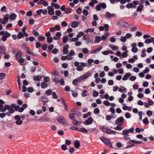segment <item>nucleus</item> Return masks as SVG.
Returning a JSON list of instances; mask_svg holds the SVG:
<instances>
[{"instance_id": "37998d69", "label": "nucleus", "mask_w": 154, "mask_h": 154, "mask_svg": "<svg viewBox=\"0 0 154 154\" xmlns=\"http://www.w3.org/2000/svg\"><path fill=\"white\" fill-rule=\"evenodd\" d=\"M52 98L54 99H57L58 98V96L56 93L54 92H53L52 94Z\"/></svg>"}, {"instance_id": "bb28decb", "label": "nucleus", "mask_w": 154, "mask_h": 154, "mask_svg": "<svg viewBox=\"0 0 154 154\" xmlns=\"http://www.w3.org/2000/svg\"><path fill=\"white\" fill-rule=\"evenodd\" d=\"M91 2L89 3V5L93 7L94 5V3L97 4V0H91Z\"/></svg>"}, {"instance_id": "a19ab883", "label": "nucleus", "mask_w": 154, "mask_h": 154, "mask_svg": "<svg viewBox=\"0 0 154 154\" xmlns=\"http://www.w3.org/2000/svg\"><path fill=\"white\" fill-rule=\"evenodd\" d=\"M47 42L49 44L51 43L53 41L52 38L51 37H47Z\"/></svg>"}, {"instance_id": "c756f323", "label": "nucleus", "mask_w": 154, "mask_h": 154, "mask_svg": "<svg viewBox=\"0 0 154 154\" xmlns=\"http://www.w3.org/2000/svg\"><path fill=\"white\" fill-rule=\"evenodd\" d=\"M122 88H119L118 89L119 91L121 92H127V90L126 89L123 87H122Z\"/></svg>"}, {"instance_id": "3c124183", "label": "nucleus", "mask_w": 154, "mask_h": 154, "mask_svg": "<svg viewBox=\"0 0 154 154\" xmlns=\"http://www.w3.org/2000/svg\"><path fill=\"white\" fill-rule=\"evenodd\" d=\"M103 103L106 106H109L111 105V103L107 100H105L103 101Z\"/></svg>"}, {"instance_id": "13d9d810", "label": "nucleus", "mask_w": 154, "mask_h": 154, "mask_svg": "<svg viewBox=\"0 0 154 154\" xmlns=\"http://www.w3.org/2000/svg\"><path fill=\"white\" fill-rule=\"evenodd\" d=\"M79 38L77 37L76 38H73L71 39V40L69 41V42H77Z\"/></svg>"}, {"instance_id": "dca6fc26", "label": "nucleus", "mask_w": 154, "mask_h": 154, "mask_svg": "<svg viewBox=\"0 0 154 154\" xmlns=\"http://www.w3.org/2000/svg\"><path fill=\"white\" fill-rule=\"evenodd\" d=\"M69 48V46L68 45H67L66 46H64L63 48V52L64 54H66L68 52V49Z\"/></svg>"}, {"instance_id": "6ab92c4d", "label": "nucleus", "mask_w": 154, "mask_h": 154, "mask_svg": "<svg viewBox=\"0 0 154 154\" xmlns=\"http://www.w3.org/2000/svg\"><path fill=\"white\" fill-rule=\"evenodd\" d=\"M41 100L44 103V105H45V103H47L48 101V98L45 96L41 97Z\"/></svg>"}, {"instance_id": "4468645a", "label": "nucleus", "mask_w": 154, "mask_h": 154, "mask_svg": "<svg viewBox=\"0 0 154 154\" xmlns=\"http://www.w3.org/2000/svg\"><path fill=\"white\" fill-rule=\"evenodd\" d=\"M44 77V75L39 76L38 75L37 76L34 75L33 77V80L35 81H40L41 80L42 77Z\"/></svg>"}, {"instance_id": "f3484780", "label": "nucleus", "mask_w": 154, "mask_h": 154, "mask_svg": "<svg viewBox=\"0 0 154 154\" xmlns=\"http://www.w3.org/2000/svg\"><path fill=\"white\" fill-rule=\"evenodd\" d=\"M131 74L130 72L126 73L122 78L123 81L126 80L131 75Z\"/></svg>"}, {"instance_id": "9d476101", "label": "nucleus", "mask_w": 154, "mask_h": 154, "mask_svg": "<svg viewBox=\"0 0 154 154\" xmlns=\"http://www.w3.org/2000/svg\"><path fill=\"white\" fill-rule=\"evenodd\" d=\"M9 108L8 109H6V110L8 109V112H6V115L8 116H10L11 114L13 113L14 112V111L12 108L11 107L10 105H9Z\"/></svg>"}, {"instance_id": "8fccbe9b", "label": "nucleus", "mask_w": 154, "mask_h": 154, "mask_svg": "<svg viewBox=\"0 0 154 154\" xmlns=\"http://www.w3.org/2000/svg\"><path fill=\"white\" fill-rule=\"evenodd\" d=\"M128 51H126L125 52L122 53V56L123 57H127Z\"/></svg>"}, {"instance_id": "2f4dec72", "label": "nucleus", "mask_w": 154, "mask_h": 154, "mask_svg": "<svg viewBox=\"0 0 154 154\" xmlns=\"http://www.w3.org/2000/svg\"><path fill=\"white\" fill-rule=\"evenodd\" d=\"M41 87L42 88H45L48 87V84L45 82H43L41 84Z\"/></svg>"}, {"instance_id": "39448f33", "label": "nucleus", "mask_w": 154, "mask_h": 154, "mask_svg": "<svg viewBox=\"0 0 154 154\" xmlns=\"http://www.w3.org/2000/svg\"><path fill=\"white\" fill-rule=\"evenodd\" d=\"M90 73L89 72H87L83 75V76L79 77V81H82L84 79H87L90 75Z\"/></svg>"}, {"instance_id": "6e6552de", "label": "nucleus", "mask_w": 154, "mask_h": 154, "mask_svg": "<svg viewBox=\"0 0 154 154\" xmlns=\"http://www.w3.org/2000/svg\"><path fill=\"white\" fill-rule=\"evenodd\" d=\"M9 105H5V107H3V104H0V111L1 112H5L6 110V109H8L9 108Z\"/></svg>"}, {"instance_id": "412c9836", "label": "nucleus", "mask_w": 154, "mask_h": 154, "mask_svg": "<svg viewBox=\"0 0 154 154\" xmlns=\"http://www.w3.org/2000/svg\"><path fill=\"white\" fill-rule=\"evenodd\" d=\"M101 40V38L100 36H97L95 38V40H94V43H99L100 42Z\"/></svg>"}, {"instance_id": "603ef678", "label": "nucleus", "mask_w": 154, "mask_h": 154, "mask_svg": "<svg viewBox=\"0 0 154 154\" xmlns=\"http://www.w3.org/2000/svg\"><path fill=\"white\" fill-rule=\"evenodd\" d=\"M91 112H88L87 113L84 114L83 116V117L84 118H86L88 116L91 115Z\"/></svg>"}, {"instance_id": "7ed1b4c3", "label": "nucleus", "mask_w": 154, "mask_h": 154, "mask_svg": "<svg viewBox=\"0 0 154 154\" xmlns=\"http://www.w3.org/2000/svg\"><path fill=\"white\" fill-rule=\"evenodd\" d=\"M100 139L106 145H108L110 148H113V147L111 141L109 139H106L103 137H100Z\"/></svg>"}, {"instance_id": "aec40b11", "label": "nucleus", "mask_w": 154, "mask_h": 154, "mask_svg": "<svg viewBox=\"0 0 154 154\" xmlns=\"http://www.w3.org/2000/svg\"><path fill=\"white\" fill-rule=\"evenodd\" d=\"M6 51L5 48L3 46H1L0 47V54H5Z\"/></svg>"}, {"instance_id": "ea45409f", "label": "nucleus", "mask_w": 154, "mask_h": 154, "mask_svg": "<svg viewBox=\"0 0 154 154\" xmlns=\"http://www.w3.org/2000/svg\"><path fill=\"white\" fill-rule=\"evenodd\" d=\"M0 80H2L6 76V75L5 73H0Z\"/></svg>"}, {"instance_id": "5701e85b", "label": "nucleus", "mask_w": 154, "mask_h": 154, "mask_svg": "<svg viewBox=\"0 0 154 154\" xmlns=\"http://www.w3.org/2000/svg\"><path fill=\"white\" fill-rule=\"evenodd\" d=\"M79 77L78 79H74L72 82V84L75 86L76 85H77L78 82H80L82 81H79Z\"/></svg>"}, {"instance_id": "f03ea898", "label": "nucleus", "mask_w": 154, "mask_h": 154, "mask_svg": "<svg viewBox=\"0 0 154 154\" xmlns=\"http://www.w3.org/2000/svg\"><path fill=\"white\" fill-rule=\"evenodd\" d=\"M100 129L104 133L108 134L115 135L117 133L116 131L112 130L107 128H104L103 126H102Z\"/></svg>"}, {"instance_id": "a211bd4d", "label": "nucleus", "mask_w": 154, "mask_h": 154, "mask_svg": "<svg viewBox=\"0 0 154 154\" xmlns=\"http://www.w3.org/2000/svg\"><path fill=\"white\" fill-rule=\"evenodd\" d=\"M102 48H103L102 46H101L100 47H98V48L95 49V50L91 51V54L95 53L97 52L100 51L102 49Z\"/></svg>"}, {"instance_id": "393cba45", "label": "nucleus", "mask_w": 154, "mask_h": 154, "mask_svg": "<svg viewBox=\"0 0 154 154\" xmlns=\"http://www.w3.org/2000/svg\"><path fill=\"white\" fill-rule=\"evenodd\" d=\"M69 118L72 120L76 119L74 113H70L69 114Z\"/></svg>"}, {"instance_id": "0e129e2a", "label": "nucleus", "mask_w": 154, "mask_h": 154, "mask_svg": "<svg viewBox=\"0 0 154 154\" xmlns=\"http://www.w3.org/2000/svg\"><path fill=\"white\" fill-rule=\"evenodd\" d=\"M100 4L103 9H105L106 7V5L105 3H100Z\"/></svg>"}, {"instance_id": "58836bf2", "label": "nucleus", "mask_w": 154, "mask_h": 154, "mask_svg": "<svg viewBox=\"0 0 154 154\" xmlns=\"http://www.w3.org/2000/svg\"><path fill=\"white\" fill-rule=\"evenodd\" d=\"M82 92L81 93L82 96L83 97H85L87 96V95L86 94L88 92V91L86 90H84L82 91Z\"/></svg>"}, {"instance_id": "4d7b16f0", "label": "nucleus", "mask_w": 154, "mask_h": 154, "mask_svg": "<svg viewBox=\"0 0 154 154\" xmlns=\"http://www.w3.org/2000/svg\"><path fill=\"white\" fill-rule=\"evenodd\" d=\"M101 8V7L100 5V3H99L98 5H97L96 7V10L97 11H100Z\"/></svg>"}, {"instance_id": "2eb2a0df", "label": "nucleus", "mask_w": 154, "mask_h": 154, "mask_svg": "<svg viewBox=\"0 0 154 154\" xmlns=\"http://www.w3.org/2000/svg\"><path fill=\"white\" fill-rule=\"evenodd\" d=\"M8 20V18L7 17H5L3 19L0 18V23H2V24H5Z\"/></svg>"}, {"instance_id": "a18cd8bd", "label": "nucleus", "mask_w": 154, "mask_h": 154, "mask_svg": "<svg viewBox=\"0 0 154 154\" xmlns=\"http://www.w3.org/2000/svg\"><path fill=\"white\" fill-rule=\"evenodd\" d=\"M37 38L39 41H44L45 39V37L42 36L38 37Z\"/></svg>"}, {"instance_id": "774afa93", "label": "nucleus", "mask_w": 154, "mask_h": 154, "mask_svg": "<svg viewBox=\"0 0 154 154\" xmlns=\"http://www.w3.org/2000/svg\"><path fill=\"white\" fill-rule=\"evenodd\" d=\"M126 40V38L125 36H122L120 38V41L122 42H125Z\"/></svg>"}, {"instance_id": "20e7f679", "label": "nucleus", "mask_w": 154, "mask_h": 154, "mask_svg": "<svg viewBox=\"0 0 154 154\" xmlns=\"http://www.w3.org/2000/svg\"><path fill=\"white\" fill-rule=\"evenodd\" d=\"M124 119L123 117H120L116 119L115 121V124L118 125H121V123L123 122Z\"/></svg>"}, {"instance_id": "c85d7f7f", "label": "nucleus", "mask_w": 154, "mask_h": 154, "mask_svg": "<svg viewBox=\"0 0 154 154\" xmlns=\"http://www.w3.org/2000/svg\"><path fill=\"white\" fill-rule=\"evenodd\" d=\"M143 5H141L137 7L136 11L137 12H141L143 10Z\"/></svg>"}, {"instance_id": "1a4fd4ad", "label": "nucleus", "mask_w": 154, "mask_h": 154, "mask_svg": "<svg viewBox=\"0 0 154 154\" xmlns=\"http://www.w3.org/2000/svg\"><path fill=\"white\" fill-rule=\"evenodd\" d=\"M57 121L60 123L65 124L66 123V120L63 117H60L57 119Z\"/></svg>"}, {"instance_id": "f257e3e1", "label": "nucleus", "mask_w": 154, "mask_h": 154, "mask_svg": "<svg viewBox=\"0 0 154 154\" xmlns=\"http://www.w3.org/2000/svg\"><path fill=\"white\" fill-rule=\"evenodd\" d=\"M79 63L78 61H75L74 63V65L76 66V69L77 70L80 71L83 70V68L87 66V63L83 62L80 63V65H79Z\"/></svg>"}, {"instance_id": "4c0bfd02", "label": "nucleus", "mask_w": 154, "mask_h": 154, "mask_svg": "<svg viewBox=\"0 0 154 154\" xmlns=\"http://www.w3.org/2000/svg\"><path fill=\"white\" fill-rule=\"evenodd\" d=\"M52 92L50 89L48 90L45 92V94L48 96H49L52 94Z\"/></svg>"}, {"instance_id": "680f3d73", "label": "nucleus", "mask_w": 154, "mask_h": 154, "mask_svg": "<svg viewBox=\"0 0 154 154\" xmlns=\"http://www.w3.org/2000/svg\"><path fill=\"white\" fill-rule=\"evenodd\" d=\"M100 110L98 108H96L94 110V113L95 114H97L99 113Z\"/></svg>"}, {"instance_id": "4be33fe9", "label": "nucleus", "mask_w": 154, "mask_h": 154, "mask_svg": "<svg viewBox=\"0 0 154 154\" xmlns=\"http://www.w3.org/2000/svg\"><path fill=\"white\" fill-rule=\"evenodd\" d=\"M17 17V15L14 13H12L9 17V19L11 20L15 19Z\"/></svg>"}, {"instance_id": "f704fd0d", "label": "nucleus", "mask_w": 154, "mask_h": 154, "mask_svg": "<svg viewBox=\"0 0 154 154\" xmlns=\"http://www.w3.org/2000/svg\"><path fill=\"white\" fill-rule=\"evenodd\" d=\"M130 141L131 143H136V144H141L142 143V142L141 141H136L134 140H130Z\"/></svg>"}, {"instance_id": "9b49d317", "label": "nucleus", "mask_w": 154, "mask_h": 154, "mask_svg": "<svg viewBox=\"0 0 154 154\" xmlns=\"http://www.w3.org/2000/svg\"><path fill=\"white\" fill-rule=\"evenodd\" d=\"M22 53L21 51L20 50L18 51L16 54L15 56V59L17 60L20 58L22 57Z\"/></svg>"}, {"instance_id": "f8f14e48", "label": "nucleus", "mask_w": 154, "mask_h": 154, "mask_svg": "<svg viewBox=\"0 0 154 154\" xmlns=\"http://www.w3.org/2000/svg\"><path fill=\"white\" fill-rule=\"evenodd\" d=\"M106 14L107 16L106 17V18L108 20L112 18L115 16V14H111L108 11L106 13Z\"/></svg>"}, {"instance_id": "c03bdc74", "label": "nucleus", "mask_w": 154, "mask_h": 154, "mask_svg": "<svg viewBox=\"0 0 154 154\" xmlns=\"http://www.w3.org/2000/svg\"><path fill=\"white\" fill-rule=\"evenodd\" d=\"M109 26L107 24H105L103 26V27L104 28V30L105 31H107L108 30V28H109Z\"/></svg>"}, {"instance_id": "69168bd1", "label": "nucleus", "mask_w": 154, "mask_h": 154, "mask_svg": "<svg viewBox=\"0 0 154 154\" xmlns=\"http://www.w3.org/2000/svg\"><path fill=\"white\" fill-rule=\"evenodd\" d=\"M55 14L58 16H59L61 14V12L60 10H57L55 11Z\"/></svg>"}, {"instance_id": "e2e57ef3", "label": "nucleus", "mask_w": 154, "mask_h": 154, "mask_svg": "<svg viewBox=\"0 0 154 154\" xmlns=\"http://www.w3.org/2000/svg\"><path fill=\"white\" fill-rule=\"evenodd\" d=\"M88 51L89 50L87 48H83L82 50V52L85 54H87Z\"/></svg>"}, {"instance_id": "ddd939ff", "label": "nucleus", "mask_w": 154, "mask_h": 154, "mask_svg": "<svg viewBox=\"0 0 154 154\" xmlns=\"http://www.w3.org/2000/svg\"><path fill=\"white\" fill-rule=\"evenodd\" d=\"M61 33L60 32H57L55 35L53 37V39L55 40H58L60 39V37L61 36Z\"/></svg>"}, {"instance_id": "c9c22d12", "label": "nucleus", "mask_w": 154, "mask_h": 154, "mask_svg": "<svg viewBox=\"0 0 154 154\" xmlns=\"http://www.w3.org/2000/svg\"><path fill=\"white\" fill-rule=\"evenodd\" d=\"M109 47L111 48L113 51L118 50V48L117 46H115V45H109Z\"/></svg>"}, {"instance_id": "bf43d9fd", "label": "nucleus", "mask_w": 154, "mask_h": 154, "mask_svg": "<svg viewBox=\"0 0 154 154\" xmlns=\"http://www.w3.org/2000/svg\"><path fill=\"white\" fill-rule=\"evenodd\" d=\"M32 32L34 35L36 37H37L39 35V34L38 32L36 31L35 30H34L32 31Z\"/></svg>"}, {"instance_id": "72a5a7b5", "label": "nucleus", "mask_w": 154, "mask_h": 154, "mask_svg": "<svg viewBox=\"0 0 154 154\" xmlns=\"http://www.w3.org/2000/svg\"><path fill=\"white\" fill-rule=\"evenodd\" d=\"M72 123L74 125L77 126L78 125L79 123H81V122H78L75 119L72 120Z\"/></svg>"}, {"instance_id": "864d4df0", "label": "nucleus", "mask_w": 154, "mask_h": 154, "mask_svg": "<svg viewBox=\"0 0 154 154\" xmlns=\"http://www.w3.org/2000/svg\"><path fill=\"white\" fill-rule=\"evenodd\" d=\"M94 31V29L93 28H89L85 30V32L86 33L88 32H93Z\"/></svg>"}, {"instance_id": "79ce46f5", "label": "nucleus", "mask_w": 154, "mask_h": 154, "mask_svg": "<svg viewBox=\"0 0 154 154\" xmlns=\"http://www.w3.org/2000/svg\"><path fill=\"white\" fill-rule=\"evenodd\" d=\"M23 37V34L22 32H19L17 35V37L18 39H20L21 38Z\"/></svg>"}, {"instance_id": "cd10ccee", "label": "nucleus", "mask_w": 154, "mask_h": 154, "mask_svg": "<svg viewBox=\"0 0 154 154\" xmlns=\"http://www.w3.org/2000/svg\"><path fill=\"white\" fill-rule=\"evenodd\" d=\"M79 131L81 132H84L85 133H88L87 130L84 128H79Z\"/></svg>"}, {"instance_id": "0eeeda50", "label": "nucleus", "mask_w": 154, "mask_h": 154, "mask_svg": "<svg viewBox=\"0 0 154 154\" xmlns=\"http://www.w3.org/2000/svg\"><path fill=\"white\" fill-rule=\"evenodd\" d=\"M47 9L48 10V13L49 15H53L54 14V11L52 7L48 6L47 7Z\"/></svg>"}, {"instance_id": "a878e982", "label": "nucleus", "mask_w": 154, "mask_h": 154, "mask_svg": "<svg viewBox=\"0 0 154 154\" xmlns=\"http://www.w3.org/2000/svg\"><path fill=\"white\" fill-rule=\"evenodd\" d=\"M78 23L77 22L73 21L71 23V27L73 28H75L78 26Z\"/></svg>"}, {"instance_id": "09e8293b", "label": "nucleus", "mask_w": 154, "mask_h": 154, "mask_svg": "<svg viewBox=\"0 0 154 154\" xmlns=\"http://www.w3.org/2000/svg\"><path fill=\"white\" fill-rule=\"evenodd\" d=\"M71 9L70 8H68L66 9L65 10V13L66 14L67 13H71Z\"/></svg>"}, {"instance_id": "5fc2aeb1", "label": "nucleus", "mask_w": 154, "mask_h": 154, "mask_svg": "<svg viewBox=\"0 0 154 154\" xmlns=\"http://www.w3.org/2000/svg\"><path fill=\"white\" fill-rule=\"evenodd\" d=\"M11 35V34L10 33H9L8 32H7V31H5L4 36H5L7 38H8Z\"/></svg>"}, {"instance_id": "473e14b6", "label": "nucleus", "mask_w": 154, "mask_h": 154, "mask_svg": "<svg viewBox=\"0 0 154 154\" xmlns=\"http://www.w3.org/2000/svg\"><path fill=\"white\" fill-rule=\"evenodd\" d=\"M129 133V130L127 129L123 130L122 131V133H121V134H123L124 135H128V134Z\"/></svg>"}, {"instance_id": "e433bc0d", "label": "nucleus", "mask_w": 154, "mask_h": 154, "mask_svg": "<svg viewBox=\"0 0 154 154\" xmlns=\"http://www.w3.org/2000/svg\"><path fill=\"white\" fill-rule=\"evenodd\" d=\"M123 127L121 125H118L116 127L114 128V129L115 130H121L123 129Z\"/></svg>"}, {"instance_id": "338daca9", "label": "nucleus", "mask_w": 154, "mask_h": 154, "mask_svg": "<svg viewBox=\"0 0 154 154\" xmlns=\"http://www.w3.org/2000/svg\"><path fill=\"white\" fill-rule=\"evenodd\" d=\"M84 34V33L81 31L79 32L77 35V37L79 38L82 35Z\"/></svg>"}, {"instance_id": "052dcab7", "label": "nucleus", "mask_w": 154, "mask_h": 154, "mask_svg": "<svg viewBox=\"0 0 154 154\" xmlns=\"http://www.w3.org/2000/svg\"><path fill=\"white\" fill-rule=\"evenodd\" d=\"M133 5L132 3H129L126 5V7L128 8H131L133 7Z\"/></svg>"}, {"instance_id": "7c9ffc66", "label": "nucleus", "mask_w": 154, "mask_h": 154, "mask_svg": "<svg viewBox=\"0 0 154 154\" xmlns=\"http://www.w3.org/2000/svg\"><path fill=\"white\" fill-rule=\"evenodd\" d=\"M143 123L145 125H147L149 123V121L148 120V119L147 117H145L143 120Z\"/></svg>"}, {"instance_id": "b1692460", "label": "nucleus", "mask_w": 154, "mask_h": 154, "mask_svg": "<svg viewBox=\"0 0 154 154\" xmlns=\"http://www.w3.org/2000/svg\"><path fill=\"white\" fill-rule=\"evenodd\" d=\"M80 146V143L79 141L76 140L74 142V146L76 148H78Z\"/></svg>"}, {"instance_id": "49530a36", "label": "nucleus", "mask_w": 154, "mask_h": 154, "mask_svg": "<svg viewBox=\"0 0 154 154\" xmlns=\"http://www.w3.org/2000/svg\"><path fill=\"white\" fill-rule=\"evenodd\" d=\"M68 40V38L66 36H64L63 38L62 42L63 43H66Z\"/></svg>"}, {"instance_id": "423d86ee", "label": "nucleus", "mask_w": 154, "mask_h": 154, "mask_svg": "<svg viewBox=\"0 0 154 154\" xmlns=\"http://www.w3.org/2000/svg\"><path fill=\"white\" fill-rule=\"evenodd\" d=\"M93 119L91 117H89L87 119L83 122L84 124L88 125L91 124L93 121Z\"/></svg>"}, {"instance_id": "de8ad7c7", "label": "nucleus", "mask_w": 154, "mask_h": 154, "mask_svg": "<svg viewBox=\"0 0 154 154\" xmlns=\"http://www.w3.org/2000/svg\"><path fill=\"white\" fill-rule=\"evenodd\" d=\"M22 123L23 122L20 119L17 120L15 122V123L17 125H21L22 124Z\"/></svg>"}, {"instance_id": "6e6d98bb", "label": "nucleus", "mask_w": 154, "mask_h": 154, "mask_svg": "<svg viewBox=\"0 0 154 154\" xmlns=\"http://www.w3.org/2000/svg\"><path fill=\"white\" fill-rule=\"evenodd\" d=\"M38 121L41 122H44L46 121H47V120L46 119L43 118H41L39 119L38 120Z\"/></svg>"}]
</instances>
